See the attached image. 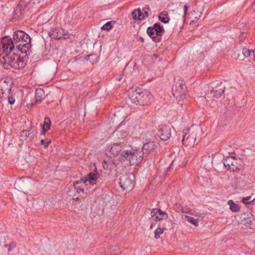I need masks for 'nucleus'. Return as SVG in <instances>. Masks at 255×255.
<instances>
[{"mask_svg":"<svg viewBox=\"0 0 255 255\" xmlns=\"http://www.w3.org/2000/svg\"><path fill=\"white\" fill-rule=\"evenodd\" d=\"M151 217L156 221H160L168 218V214L160 209L154 208L152 210L150 213Z\"/></svg>","mask_w":255,"mask_h":255,"instance_id":"f8f14e48","label":"nucleus"},{"mask_svg":"<svg viewBox=\"0 0 255 255\" xmlns=\"http://www.w3.org/2000/svg\"><path fill=\"white\" fill-rule=\"evenodd\" d=\"M46 96V95L42 89H37L35 93V102L36 103H40L43 99H45Z\"/></svg>","mask_w":255,"mask_h":255,"instance_id":"f3484780","label":"nucleus"},{"mask_svg":"<svg viewBox=\"0 0 255 255\" xmlns=\"http://www.w3.org/2000/svg\"><path fill=\"white\" fill-rule=\"evenodd\" d=\"M118 164L115 160L110 161L104 160L103 162V167L105 170L111 171L113 169L116 168Z\"/></svg>","mask_w":255,"mask_h":255,"instance_id":"a211bd4d","label":"nucleus"},{"mask_svg":"<svg viewBox=\"0 0 255 255\" xmlns=\"http://www.w3.org/2000/svg\"><path fill=\"white\" fill-rule=\"evenodd\" d=\"M13 42L16 49L22 53H26L31 47V39L29 35L22 30H17L13 34Z\"/></svg>","mask_w":255,"mask_h":255,"instance_id":"f257e3e1","label":"nucleus"},{"mask_svg":"<svg viewBox=\"0 0 255 255\" xmlns=\"http://www.w3.org/2000/svg\"><path fill=\"white\" fill-rule=\"evenodd\" d=\"M152 27L154 29V31H155L156 35L161 38V36L164 33L163 27L160 26L159 23H155Z\"/></svg>","mask_w":255,"mask_h":255,"instance_id":"412c9836","label":"nucleus"},{"mask_svg":"<svg viewBox=\"0 0 255 255\" xmlns=\"http://www.w3.org/2000/svg\"><path fill=\"white\" fill-rule=\"evenodd\" d=\"M129 98L131 103L136 105L144 106L150 103L153 97L148 91L145 90L140 92L136 90L130 95Z\"/></svg>","mask_w":255,"mask_h":255,"instance_id":"20e7f679","label":"nucleus"},{"mask_svg":"<svg viewBox=\"0 0 255 255\" xmlns=\"http://www.w3.org/2000/svg\"><path fill=\"white\" fill-rule=\"evenodd\" d=\"M82 180L83 181V182L84 183H85L87 181H85V179H82Z\"/></svg>","mask_w":255,"mask_h":255,"instance_id":"49530a36","label":"nucleus"},{"mask_svg":"<svg viewBox=\"0 0 255 255\" xmlns=\"http://www.w3.org/2000/svg\"><path fill=\"white\" fill-rule=\"evenodd\" d=\"M152 225L151 224V226H150V229H152Z\"/></svg>","mask_w":255,"mask_h":255,"instance_id":"3c124183","label":"nucleus"},{"mask_svg":"<svg viewBox=\"0 0 255 255\" xmlns=\"http://www.w3.org/2000/svg\"><path fill=\"white\" fill-rule=\"evenodd\" d=\"M122 76H120V77H119V78L118 79V80L119 81H120L122 79Z\"/></svg>","mask_w":255,"mask_h":255,"instance_id":"a18cd8bd","label":"nucleus"},{"mask_svg":"<svg viewBox=\"0 0 255 255\" xmlns=\"http://www.w3.org/2000/svg\"><path fill=\"white\" fill-rule=\"evenodd\" d=\"M158 17L159 20L164 23L168 22L169 20V18L168 17L167 13L165 11L160 12Z\"/></svg>","mask_w":255,"mask_h":255,"instance_id":"393cba45","label":"nucleus"},{"mask_svg":"<svg viewBox=\"0 0 255 255\" xmlns=\"http://www.w3.org/2000/svg\"><path fill=\"white\" fill-rule=\"evenodd\" d=\"M112 21L107 22L106 24H105L102 27V29L109 30L111 29L113 27L112 25Z\"/></svg>","mask_w":255,"mask_h":255,"instance_id":"7c9ffc66","label":"nucleus"},{"mask_svg":"<svg viewBox=\"0 0 255 255\" xmlns=\"http://www.w3.org/2000/svg\"><path fill=\"white\" fill-rule=\"evenodd\" d=\"M77 192H79V191H84V189L83 188H79V189H77Z\"/></svg>","mask_w":255,"mask_h":255,"instance_id":"79ce46f5","label":"nucleus"},{"mask_svg":"<svg viewBox=\"0 0 255 255\" xmlns=\"http://www.w3.org/2000/svg\"><path fill=\"white\" fill-rule=\"evenodd\" d=\"M1 44L5 54L11 53L12 50L14 49L15 46L13 40H12L9 36L4 37L1 40Z\"/></svg>","mask_w":255,"mask_h":255,"instance_id":"9d476101","label":"nucleus"},{"mask_svg":"<svg viewBox=\"0 0 255 255\" xmlns=\"http://www.w3.org/2000/svg\"><path fill=\"white\" fill-rule=\"evenodd\" d=\"M255 201V197L252 199V196H248L242 198V202L245 204H251Z\"/></svg>","mask_w":255,"mask_h":255,"instance_id":"a878e982","label":"nucleus"},{"mask_svg":"<svg viewBox=\"0 0 255 255\" xmlns=\"http://www.w3.org/2000/svg\"><path fill=\"white\" fill-rule=\"evenodd\" d=\"M8 102L10 105H12L15 102V99L10 94H8L7 96Z\"/></svg>","mask_w":255,"mask_h":255,"instance_id":"f704fd0d","label":"nucleus"},{"mask_svg":"<svg viewBox=\"0 0 255 255\" xmlns=\"http://www.w3.org/2000/svg\"><path fill=\"white\" fill-rule=\"evenodd\" d=\"M149 10V8L148 6H145L143 7V10L144 11V13L143 14L141 13V16L144 17V19L145 17H147L149 16L148 10Z\"/></svg>","mask_w":255,"mask_h":255,"instance_id":"72a5a7b5","label":"nucleus"},{"mask_svg":"<svg viewBox=\"0 0 255 255\" xmlns=\"http://www.w3.org/2000/svg\"><path fill=\"white\" fill-rule=\"evenodd\" d=\"M50 126H51L50 120L48 118H45L44 119V124L42 126V128H46V129L48 130L50 128Z\"/></svg>","mask_w":255,"mask_h":255,"instance_id":"c85d7f7f","label":"nucleus"},{"mask_svg":"<svg viewBox=\"0 0 255 255\" xmlns=\"http://www.w3.org/2000/svg\"><path fill=\"white\" fill-rule=\"evenodd\" d=\"M185 218L188 222L194 225V226L196 227L198 226L199 221L198 219H195L192 217L186 215L185 216Z\"/></svg>","mask_w":255,"mask_h":255,"instance_id":"bb28decb","label":"nucleus"},{"mask_svg":"<svg viewBox=\"0 0 255 255\" xmlns=\"http://www.w3.org/2000/svg\"><path fill=\"white\" fill-rule=\"evenodd\" d=\"M251 50L247 48H244L243 49V54L246 57H248L251 55Z\"/></svg>","mask_w":255,"mask_h":255,"instance_id":"473e14b6","label":"nucleus"},{"mask_svg":"<svg viewBox=\"0 0 255 255\" xmlns=\"http://www.w3.org/2000/svg\"><path fill=\"white\" fill-rule=\"evenodd\" d=\"M170 167H171V166H169V167H168L167 170H169V169L170 168Z\"/></svg>","mask_w":255,"mask_h":255,"instance_id":"603ef678","label":"nucleus"},{"mask_svg":"<svg viewBox=\"0 0 255 255\" xmlns=\"http://www.w3.org/2000/svg\"><path fill=\"white\" fill-rule=\"evenodd\" d=\"M29 135V131L27 130H22L19 135V138L20 140L23 141L27 139L28 136Z\"/></svg>","mask_w":255,"mask_h":255,"instance_id":"cd10ccee","label":"nucleus"},{"mask_svg":"<svg viewBox=\"0 0 255 255\" xmlns=\"http://www.w3.org/2000/svg\"><path fill=\"white\" fill-rule=\"evenodd\" d=\"M127 134V133L125 132H124L123 133V135H119L118 133H117V135L119 136V138H121V139H124L125 137H126Z\"/></svg>","mask_w":255,"mask_h":255,"instance_id":"4c0bfd02","label":"nucleus"},{"mask_svg":"<svg viewBox=\"0 0 255 255\" xmlns=\"http://www.w3.org/2000/svg\"><path fill=\"white\" fill-rule=\"evenodd\" d=\"M132 16L134 19L142 20L144 17L141 16V12L139 9H135L132 12Z\"/></svg>","mask_w":255,"mask_h":255,"instance_id":"b1692460","label":"nucleus"},{"mask_svg":"<svg viewBox=\"0 0 255 255\" xmlns=\"http://www.w3.org/2000/svg\"><path fill=\"white\" fill-rule=\"evenodd\" d=\"M15 246H16V245L15 243H12L11 244H10L9 245V248L8 249V251L12 250L13 249H14L15 247Z\"/></svg>","mask_w":255,"mask_h":255,"instance_id":"e433bc0d","label":"nucleus"},{"mask_svg":"<svg viewBox=\"0 0 255 255\" xmlns=\"http://www.w3.org/2000/svg\"><path fill=\"white\" fill-rule=\"evenodd\" d=\"M139 40L141 42H144V39L143 38H142V37H140L139 38Z\"/></svg>","mask_w":255,"mask_h":255,"instance_id":"a19ab883","label":"nucleus"},{"mask_svg":"<svg viewBox=\"0 0 255 255\" xmlns=\"http://www.w3.org/2000/svg\"><path fill=\"white\" fill-rule=\"evenodd\" d=\"M11 88L12 84L10 82L7 81L6 80L1 81L0 82V88L1 94H10Z\"/></svg>","mask_w":255,"mask_h":255,"instance_id":"2eb2a0df","label":"nucleus"},{"mask_svg":"<svg viewBox=\"0 0 255 255\" xmlns=\"http://www.w3.org/2000/svg\"><path fill=\"white\" fill-rule=\"evenodd\" d=\"M153 56H154L155 58H157L158 56L157 55H153Z\"/></svg>","mask_w":255,"mask_h":255,"instance_id":"de8ad7c7","label":"nucleus"},{"mask_svg":"<svg viewBox=\"0 0 255 255\" xmlns=\"http://www.w3.org/2000/svg\"><path fill=\"white\" fill-rule=\"evenodd\" d=\"M173 96L177 99L185 98L187 92V87L183 80L178 79L175 82L172 89Z\"/></svg>","mask_w":255,"mask_h":255,"instance_id":"39448f33","label":"nucleus"},{"mask_svg":"<svg viewBox=\"0 0 255 255\" xmlns=\"http://www.w3.org/2000/svg\"><path fill=\"white\" fill-rule=\"evenodd\" d=\"M50 142L51 141L50 140H48L47 139H42L40 141V144L43 145L44 148H46L48 147Z\"/></svg>","mask_w":255,"mask_h":255,"instance_id":"2f4dec72","label":"nucleus"},{"mask_svg":"<svg viewBox=\"0 0 255 255\" xmlns=\"http://www.w3.org/2000/svg\"><path fill=\"white\" fill-rule=\"evenodd\" d=\"M163 230L160 227L157 228L154 231V238L158 239L160 237V235L163 234Z\"/></svg>","mask_w":255,"mask_h":255,"instance_id":"c756f323","label":"nucleus"},{"mask_svg":"<svg viewBox=\"0 0 255 255\" xmlns=\"http://www.w3.org/2000/svg\"><path fill=\"white\" fill-rule=\"evenodd\" d=\"M189 5L187 4H186L184 6V14H183V17L185 18L186 15V14H187V10H188V8H189Z\"/></svg>","mask_w":255,"mask_h":255,"instance_id":"c9c22d12","label":"nucleus"},{"mask_svg":"<svg viewBox=\"0 0 255 255\" xmlns=\"http://www.w3.org/2000/svg\"><path fill=\"white\" fill-rule=\"evenodd\" d=\"M134 176L131 173L123 174L120 177V184L123 189H128L133 186Z\"/></svg>","mask_w":255,"mask_h":255,"instance_id":"6e6552de","label":"nucleus"},{"mask_svg":"<svg viewBox=\"0 0 255 255\" xmlns=\"http://www.w3.org/2000/svg\"><path fill=\"white\" fill-rule=\"evenodd\" d=\"M241 224L250 229H255V218L251 213H243L240 216Z\"/></svg>","mask_w":255,"mask_h":255,"instance_id":"1a4fd4ad","label":"nucleus"},{"mask_svg":"<svg viewBox=\"0 0 255 255\" xmlns=\"http://www.w3.org/2000/svg\"><path fill=\"white\" fill-rule=\"evenodd\" d=\"M67 35V32L62 28H54L51 29L48 32V35L52 38L55 39H65V36Z\"/></svg>","mask_w":255,"mask_h":255,"instance_id":"9b49d317","label":"nucleus"},{"mask_svg":"<svg viewBox=\"0 0 255 255\" xmlns=\"http://www.w3.org/2000/svg\"><path fill=\"white\" fill-rule=\"evenodd\" d=\"M225 87L220 82V84L215 87L209 88L204 97L207 101L212 98H219L225 92Z\"/></svg>","mask_w":255,"mask_h":255,"instance_id":"423d86ee","label":"nucleus"},{"mask_svg":"<svg viewBox=\"0 0 255 255\" xmlns=\"http://www.w3.org/2000/svg\"><path fill=\"white\" fill-rule=\"evenodd\" d=\"M99 176V173L98 172L96 167L95 166L94 171L90 172L85 177V181H88L91 185L96 184Z\"/></svg>","mask_w":255,"mask_h":255,"instance_id":"4468645a","label":"nucleus"},{"mask_svg":"<svg viewBox=\"0 0 255 255\" xmlns=\"http://www.w3.org/2000/svg\"><path fill=\"white\" fill-rule=\"evenodd\" d=\"M79 197H77V198H76L75 199L76 200H79Z\"/></svg>","mask_w":255,"mask_h":255,"instance_id":"8fccbe9b","label":"nucleus"},{"mask_svg":"<svg viewBox=\"0 0 255 255\" xmlns=\"http://www.w3.org/2000/svg\"><path fill=\"white\" fill-rule=\"evenodd\" d=\"M48 131V129H46V128H42V130L41 131V134L42 135H45L46 133V132Z\"/></svg>","mask_w":255,"mask_h":255,"instance_id":"58836bf2","label":"nucleus"},{"mask_svg":"<svg viewBox=\"0 0 255 255\" xmlns=\"http://www.w3.org/2000/svg\"><path fill=\"white\" fill-rule=\"evenodd\" d=\"M242 160L233 156H228L224 161V165L229 170L232 171L239 170L242 167Z\"/></svg>","mask_w":255,"mask_h":255,"instance_id":"0eeeda50","label":"nucleus"},{"mask_svg":"<svg viewBox=\"0 0 255 255\" xmlns=\"http://www.w3.org/2000/svg\"><path fill=\"white\" fill-rule=\"evenodd\" d=\"M27 131H29V134L33 132V128L32 127H30Z\"/></svg>","mask_w":255,"mask_h":255,"instance_id":"ea45409f","label":"nucleus"},{"mask_svg":"<svg viewBox=\"0 0 255 255\" xmlns=\"http://www.w3.org/2000/svg\"><path fill=\"white\" fill-rule=\"evenodd\" d=\"M253 55H254V56L255 57V50L253 51Z\"/></svg>","mask_w":255,"mask_h":255,"instance_id":"c03bdc74","label":"nucleus"},{"mask_svg":"<svg viewBox=\"0 0 255 255\" xmlns=\"http://www.w3.org/2000/svg\"><path fill=\"white\" fill-rule=\"evenodd\" d=\"M80 183V181H76L74 182V184H79Z\"/></svg>","mask_w":255,"mask_h":255,"instance_id":"37998d69","label":"nucleus"},{"mask_svg":"<svg viewBox=\"0 0 255 255\" xmlns=\"http://www.w3.org/2000/svg\"><path fill=\"white\" fill-rule=\"evenodd\" d=\"M0 63L3 64L4 68L7 69L8 67H6V66L8 65L15 69L22 68L25 66L23 58L14 52L0 56Z\"/></svg>","mask_w":255,"mask_h":255,"instance_id":"f03ea898","label":"nucleus"},{"mask_svg":"<svg viewBox=\"0 0 255 255\" xmlns=\"http://www.w3.org/2000/svg\"><path fill=\"white\" fill-rule=\"evenodd\" d=\"M147 33L154 42H158L160 41L161 38L156 35L155 31H154L152 27H149L147 28Z\"/></svg>","mask_w":255,"mask_h":255,"instance_id":"aec40b11","label":"nucleus"},{"mask_svg":"<svg viewBox=\"0 0 255 255\" xmlns=\"http://www.w3.org/2000/svg\"><path fill=\"white\" fill-rule=\"evenodd\" d=\"M214 156H215L214 154H212V156L213 157H214Z\"/></svg>","mask_w":255,"mask_h":255,"instance_id":"864d4df0","label":"nucleus"},{"mask_svg":"<svg viewBox=\"0 0 255 255\" xmlns=\"http://www.w3.org/2000/svg\"><path fill=\"white\" fill-rule=\"evenodd\" d=\"M189 131H190L189 128H187L184 129L182 130L183 135H182V144L183 145H184L185 146H187L189 143V141H188V139L189 138V137L190 136V135L188 136L186 138V136L188 134H189Z\"/></svg>","mask_w":255,"mask_h":255,"instance_id":"4be33fe9","label":"nucleus"},{"mask_svg":"<svg viewBox=\"0 0 255 255\" xmlns=\"http://www.w3.org/2000/svg\"><path fill=\"white\" fill-rule=\"evenodd\" d=\"M228 204L230 206V208L232 211L236 212L240 210L239 206L238 204L234 203L233 200H229L228 202Z\"/></svg>","mask_w":255,"mask_h":255,"instance_id":"5701e85b","label":"nucleus"},{"mask_svg":"<svg viewBox=\"0 0 255 255\" xmlns=\"http://www.w3.org/2000/svg\"><path fill=\"white\" fill-rule=\"evenodd\" d=\"M156 146L153 141H149L145 143L143 145L142 149L140 150H142L144 152H146V153H147V152L153 150L156 148Z\"/></svg>","mask_w":255,"mask_h":255,"instance_id":"6ab92c4d","label":"nucleus"},{"mask_svg":"<svg viewBox=\"0 0 255 255\" xmlns=\"http://www.w3.org/2000/svg\"><path fill=\"white\" fill-rule=\"evenodd\" d=\"M125 145V144L124 143V142H121L119 143H115L112 144L110 147H108V148H110L112 154L116 155H118L120 152L122 151Z\"/></svg>","mask_w":255,"mask_h":255,"instance_id":"dca6fc26","label":"nucleus"},{"mask_svg":"<svg viewBox=\"0 0 255 255\" xmlns=\"http://www.w3.org/2000/svg\"><path fill=\"white\" fill-rule=\"evenodd\" d=\"M158 134L160 139L163 141L168 140L171 137V128L169 127L162 125L160 127Z\"/></svg>","mask_w":255,"mask_h":255,"instance_id":"ddd939ff","label":"nucleus"},{"mask_svg":"<svg viewBox=\"0 0 255 255\" xmlns=\"http://www.w3.org/2000/svg\"><path fill=\"white\" fill-rule=\"evenodd\" d=\"M244 35H245V34L243 33L242 34V37L244 38Z\"/></svg>","mask_w":255,"mask_h":255,"instance_id":"09e8293b","label":"nucleus"},{"mask_svg":"<svg viewBox=\"0 0 255 255\" xmlns=\"http://www.w3.org/2000/svg\"><path fill=\"white\" fill-rule=\"evenodd\" d=\"M146 154L142 150L134 149L133 150H125L121 152V160L128 162L130 165L140 163L142 159L144 154Z\"/></svg>","mask_w":255,"mask_h":255,"instance_id":"7ed1b4c3","label":"nucleus"}]
</instances>
